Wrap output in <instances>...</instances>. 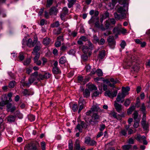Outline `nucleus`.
<instances>
[{
  "instance_id": "nucleus-1",
  "label": "nucleus",
  "mask_w": 150,
  "mask_h": 150,
  "mask_svg": "<svg viewBox=\"0 0 150 150\" xmlns=\"http://www.w3.org/2000/svg\"><path fill=\"white\" fill-rule=\"evenodd\" d=\"M115 9L116 11L118 13L120 14V15L116 12L114 13V14L115 19L117 20H119L120 19L124 18L126 13L125 6H122L119 5H117L116 6Z\"/></svg>"
},
{
  "instance_id": "nucleus-2",
  "label": "nucleus",
  "mask_w": 150,
  "mask_h": 150,
  "mask_svg": "<svg viewBox=\"0 0 150 150\" xmlns=\"http://www.w3.org/2000/svg\"><path fill=\"white\" fill-rule=\"evenodd\" d=\"M87 88H87H86L84 91H83V95L84 98H88L90 95V91L93 90H97V87L95 85H88Z\"/></svg>"
},
{
  "instance_id": "nucleus-3",
  "label": "nucleus",
  "mask_w": 150,
  "mask_h": 150,
  "mask_svg": "<svg viewBox=\"0 0 150 150\" xmlns=\"http://www.w3.org/2000/svg\"><path fill=\"white\" fill-rule=\"evenodd\" d=\"M38 143H31L26 145L24 149L25 150H38Z\"/></svg>"
},
{
  "instance_id": "nucleus-4",
  "label": "nucleus",
  "mask_w": 150,
  "mask_h": 150,
  "mask_svg": "<svg viewBox=\"0 0 150 150\" xmlns=\"http://www.w3.org/2000/svg\"><path fill=\"white\" fill-rule=\"evenodd\" d=\"M100 118V116L97 113H93L91 117V119L89 121L90 123L92 125L97 123Z\"/></svg>"
},
{
  "instance_id": "nucleus-5",
  "label": "nucleus",
  "mask_w": 150,
  "mask_h": 150,
  "mask_svg": "<svg viewBox=\"0 0 150 150\" xmlns=\"http://www.w3.org/2000/svg\"><path fill=\"white\" fill-rule=\"evenodd\" d=\"M84 142L90 146H96L97 144L95 140L91 139L89 137H86L85 138Z\"/></svg>"
},
{
  "instance_id": "nucleus-6",
  "label": "nucleus",
  "mask_w": 150,
  "mask_h": 150,
  "mask_svg": "<svg viewBox=\"0 0 150 150\" xmlns=\"http://www.w3.org/2000/svg\"><path fill=\"white\" fill-rule=\"evenodd\" d=\"M122 25L120 24H118L112 30L113 33L116 34L120 33L122 30H123L124 31H126L125 29H123L121 28Z\"/></svg>"
},
{
  "instance_id": "nucleus-7",
  "label": "nucleus",
  "mask_w": 150,
  "mask_h": 150,
  "mask_svg": "<svg viewBox=\"0 0 150 150\" xmlns=\"http://www.w3.org/2000/svg\"><path fill=\"white\" fill-rule=\"evenodd\" d=\"M1 101L0 102V108L2 109V107L4 106L8 103L7 98L6 95L2 96L1 99Z\"/></svg>"
},
{
  "instance_id": "nucleus-8",
  "label": "nucleus",
  "mask_w": 150,
  "mask_h": 150,
  "mask_svg": "<svg viewBox=\"0 0 150 150\" xmlns=\"http://www.w3.org/2000/svg\"><path fill=\"white\" fill-rule=\"evenodd\" d=\"M41 45L40 42H38L35 46L33 49L32 53L33 55L38 54V53H40L38 52L41 49Z\"/></svg>"
},
{
  "instance_id": "nucleus-9",
  "label": "nucleus",
  "mask_w": 150,
  "mask_h": 150,
  "mask_svg": "<svg viewBox=\"0 0 150 150\" xmlns=\"http://www.w3.org/2000/svg\"><path fill=\"white\" fill-rule=\"evenodd\" d=\"M117 91L116 90H114L113 92L108 90L105 92V96H108L110 98H113L117 96Z\"/></svg>"
},
{
  "instance_id": "nucleus-10",
  "label": "nucleus",
  "mask_w": 150,
  "mask_h": 150,
  "mask_svg": "<svg viewBox=\"0 0 150 150\" xmlns=\"http://www.w3.org/2000/svg\"><path fill=\"white\" fill-rule=\"evenodd\" d=\"M74 150H85V148H80L79 141L78 139L76 140L74 144Z\"/></svg>"
},
{
  "instance_id": "nucleus-11",
  "label": "nucleus",
  "mask_w": 150,
  "mask_h": 150,
  "mask_svg": "<svg viewBox=\"0 0 150 150\" xmlns=\"http://www.w3.org/2000/svg\"><path fill=\"white\" fill-rule=\"evenodd\" d=\"M58 12V10L55 7H53L50 9L49 14L50 15H56Z\"/></svg>"
},
{
  "instance_id": "nucleus-12",
  "label": "nucleus",
  "mask_w": 150,
  "mask_h": 150,
  "mask_svg": "<svg viewBox=\"0 0 150 150\" xmlns=\"http://www.w3.org/2000/svg\"><path fill=\"white\" fill-rule=\"evenodd\" d=\"M125 96L122 94L119 93L117 96L116 100L118 102L122 103L124 101V98Z\"/></svg>"
},
{
  "instance_id": "nucleus-13",
  "label": "nucleus",
  "mask_w": 150,
  "mask_h": 150,
  "mask_svg": "<svg viewBox=\"0 0 150 150\" xmlns=\"http://www.w3.org/2000/svg\"><path fill=\"white\" fill-rule=\"evenodd\" d=\"M107 40L110 45H114L115 44V41L114 37L112 36H110L107 39Z\"/></svg>"
},
{
  "instance_id": "nucleus-14",
  "label": "nucleus",
  "mask_w": 150,
  "mask_h": 150,
  "mask_svg": "<svg viewBox=\"0 0 150 150\" xmlns=\"http://www.w3.org/2000/svg\"><path fill=\"white\" fill-rule=\"evenodd\" d=\"M130 89V88L129 86L126 87H122V94L125 96L128 94V91Z\"/></svg>"
},
{
  "instance_id": "nucleus-15",
  "label": "nucleus",
  "mask_w": 150,
  "mask_h": 150,
  "mask_svg": "<svg viewBox=\"0 0 150 150\" xmlns=\"http://www.w3.org/2000/svg\"><path fill=\"white\" fill-rule=\"evenodd\" d=\"M109 116L111 117H113L114 118L117 120H120V115H117V113L114 111H111L109 113Z\"/></svg>"
},
{
  "instance_id": "nucleus-16",
  "label": "nucleus",
  "mask_w": 150,
  "mask_h": 150,
  "mask_svg": "<svg viewBox=\"0 0 150 150\" xmlns=\"http://www.w3.org/2000/svg\"><path fill=\"white\" fill-rule=\"evenodd\" d=\"M114 106L117 112L120 113L122 109V105L115 102L114 104Z\"/></svg>"
},
{
  "instance_id": "nucleus-17",
  "label": "nucleus",
  "mask_w": 150,
  "mask_h": 150,
  "mask_svg": "<svg viewBox=\"0 0 150 150\" xmlns=\"http://www.w3.org/2000/svg\"><path fill=\"white\" fill-rule=\"evenodd\" d=\"M135 139L140 142H142V141L146 138L144 136H142L140 135H137V137L135 138Z\"/></svg>"
},
{
  "instance_id": "nucleus-18",
  "label": "nucleus",
  "mask_w": 150,
  "mask_h": 150,
  "mask_svg": "<svg viewBox=\"0 0 150 150\" xmlns=\"http://www.w3.org/2000/svg\"><path fill=\"white\" fill-rule=\"evenodd\" d=\"M15 117L12 115H10L8 116L6 119L7 121L10 122H14L15 120Z\"/></svg>"
},
{
  "instance_id": "nucleus-19",
  "label": "nucleus",
  "mask_w": 150,
  "mask_h": 150,
  "mask_svg": "<svg viewBox=\"0 0 150 150\" xmlns=\"http://www.w3.org/2000/svg\"><path fill=\"white\" fill-rule=\"evenodd\" d=\"M26 44L27 45L30 47H34L35 45L32 39L30 38L28 40Z\"/></svg>"
},
{
  "instance_id": "nucleus-20",
  "label": "nucleus",
  "mask_w": 150,
  "mask_h": 150,
  "mask_svg": "<svg viewBox=\"0 0 150 150\" xmlns=\"http://www.w3.org/2000/svg\"><path fill=\"white\" fill-rule=\"evenodd\" d=\"M110 81L112 83L114 84H115L122 83L120 81L117 79L112 78L110 79Z\"/></svg>"
},
{
  "instance_id": "nucleus-21",
  "label": "nucleus",
  "mask_w": 150,
  "mask_h": 150,
  "mask_svg": "<svg viewBox=\"0 0 150 150\" xmlns=\"http://www.w3.org/2000/svg\"><path fill=\"white\" fill-rule=\"evenodd\" d=\"M135 108V106L134 105L131 106L127 110V114L128 115L131 114Z\"/></svg>"
},
{
  "instance_id": "nucleus-22",
  "label": "nucleus",
  "mask_w": 150,
  "mask_h": 150,
  "mask_svg": "<svg viewBox=\"0 0 150 150\" xmlns=\"http://www.w3.org/2000/svg\"><path fill=\"white\" fill-rule=\"evenodd\" d=\"M50 40L49 38L46 37L44 38L43 40V43L45 45H47L49 44Z\"/></svg>"
},
{
  "instance_id": "nucleus-23",
  "label": "nucleus",
  "mask_w": 150,
  "mask_h": 150,
  "mask_svg": "<svg viewBox=\"0 0 150 150\" xmlns=\"http://www.w3.org/2000/svg\"><path fill=\"white\" fill-rule=\"evenodd\" d=\"M82 48V51L85 54H87L90 50L89 47L86 46H83Z\"/></svg>"
},
{
  "instance_id": "nucleus-24",
  "label": "nucleus",
  "mask_w": 150,
  "mask_h": 150,
  "mask_svg": "<svg viewBox=\"0 0 150 150\" xmlns=\"http://www.w3.org/2000/svg\"><path fill=\"white\" fill-rule=\"evenodd\" d=\"M132 71L137 72L139 69V67L138 64H134V66L132 67Z\"/></svg>"
},
{
  "instance_id": "nucleus-25",
  "label": "nucleus",
  "mask_w": 150,
  "mask_h": 150,
  "mask_svg": "<svg viewBox=\"0 0 150 150\" xmlns=\"http://www.w3.org/2000/svg\"><path fill=\"white\" fill-rule=\"evenodd\" d=\"M52 71L54 74H58L61 73V72L59 69L58 67H53Z\"/></svg>"
},
{
  "instance_id": "nucleus-26",
  "label": "nucleus",
  "mask_w": 150,
  "mask_h": 150,
  "mask_svg": "<svg viewBox=\"0 0 150 150\" xmlns=\"http://www.w3.org/2000/svg\"><path fill=\"white\" fill-rule=\"evenodd\" d=\"M66 62V59L65 57H62L59 59V63L61 64H63Z\"/></svg>"
},
{
  "instance_id": "nucleus-27",
  "label": "nucleus",
  "mask_w": 150,
  "mask_h": 150,
  "mask_svg": "<svg viewBox=\"0 0 150 150\" xmlns=\"http://www.w3.org/2000/svg\"><path fill=\"white\" fill-rule=\"evenodd\" d=\"M62 29L59 28L57 29H55L53 31V33L54 35H58L61 33Z\"/></svg>"
},
{
  "instance_id": "nucleus-28",
  "label": "nucleus",
  "mask_w": 150,
  "mask_h": 150,
  "mask_svg": "<svg viewBox=\"0 0 150 150\" xmlns=\"http://www.w3.org/2000/svg\"><path fill=\"white\" fill-rule=\"evenodd\" d=\"M69 3L68 4V7L69 8L71 7L74 3L76 2V0H68Z\"/></svg>"
},
{
  "instance_id": "nucleus-29",
  "label": "nucleus",
  "mask_w": 150,
  "mask_h": 150,
  "mask_svg": "<svg viewBox=\"0 0 150 150\" xmlns=\"http://www.w3.org/2000/svg\"><path fill=\"white\" fill-rule=\"evenodd\" d=\"M132 57L131 58V60L130 61H129V62H127V63H125L126 64L125 65L126 66L125 68L128 69L129 68L131 65H133L134 64V62L131 63V61H132Z\"/></svg>"
},
{
  "instance_id": "nucleus-30",
  "label": "nucleus",
  "mask_w": 150,
  "mask_h": 150,
  "mask_svg": "<svg viewBox=\"0 0 150 150\" xmlns=\"http://www.w3.org/2000/svg\"><path fill=\"white\" fill-rule=\"evenodd\" d=\"M131 145L129 144L124 145L122 148L123 150H129L131 148Z\"/></svg>"
},
{
  "instance_id": "nucleus-31",
  "label": "nucleus",
  "mask_w": 150,
  "mask_h": 150,
  "mask_svg": "<svg viewBox=\"0 0 150 150\" xmlns=\"http://www.w3.org/2000/svg\"><path fill=\"white\" fill-rule=\"evenodd\" d=\"M105 56V52L104 50L100 51L99 54V58L101 59H103Z\"/></svg>"
},
{
  "instance_id": "nucleus-32",
  "label": "nucleus",
  "mask_w": 150,
  "mask_h": 150,
  "mask_svg": "<svg viewBox=\"0 0 150 150\" xmlns=\"http://www.w3.org/2000/svg\"><path fill=\"white\" fill-rule=\"evenodd\" d=\"M127 134V130L125 129H122L120 132V135L121 136H126Z\"/></svg>"
},
{
  "instance_id": "nucleus-33",
  "label": "nucleus",
  "mask_w": 150,
  "mask_h": 150,
  "mask_svg": "<svg viewBox=\"0 0 150 150\" xmlns=\"http://www.w3.org/2000/svg\"><path fill=\"white\" fill-rule=\"evenodd\" d=\"M59 25V23L58 21H56L51 24V26L52 28L57 27Z\"/></svg>"
},
{
  "instance_id": "nucleus-34",
  "label": "nucleus",
  "mask_w": 150,
  "mask_h": 150,
  "mask_svg": "<svg viewBox=\"0 0 150 150\" xmlns=\"http://www.w3.org/2000/svg\"><path fill=\"white\" fill-rule=\"evenodd\" d=\"M84 79H83V76H78V81L79 83H80L82 82V83L84 84Z\"/></svg>"
},
{
  "instance_id": "nucleus-35",
  "label": "nucleus",
  "mask_w": 150,
  "mask_h": 150,
  "mask_svg": "<svg viewBox=\"0 0 150 150\" xmlns=\"http://www.w3.org/2000/svg\"><path fill=\"white\" fill-rule=\"evenodd\" d=\"M141 111L143 112L144 114H145L146 111V107L145 106L144 103H143L142 104V106L140 108Z\"/></svg>"
},
{
  "instance_id": "nucleus-36",
  "label": "nucleus",
  "mask_w": 150,
  "mask_h": 150,
  "mask_svg": "<svg viewBox=\"0 0 150 150\" xmlns=\"http://www.w3.org/2000/svg\"><path fill=\"white\" fill-rule=\"evenodd\" d=\"M135 122L133 125V127L135 128H137L139 126V120H135Z\"/></svg>"
},
{
  "instance_id": "nucleus-37",
  "label": "nucleus",
  "mask_w": 150,
  "mask_h": 150,
  "mask_svg": "<svg viewBox=\"0 0 150 150\" xmlns=\"http://www.w3.org/2000/svg\"><path fill=\"white\" fill-rule=\"evenodd\" d=\"M110 25V22L109 19L106 20L105 22V26L106 29H108Z\"/></svg>"
},
{
  "instance_id": "nucleus-38",
  "label": "nucleus",
  "mask_w": 150,
  "mask_h": 150,
  "mask_svg": "<svg viewBox=\"0 0 150 150\" xmlns=\"http://www.w3.org/2000/svg\"><path fill=\"white\" fill-rule=\"evenodd\" d=\"M140 100L139 99V97H137V102L136 103L135 105V108H139L140 106Z\"/></svg>"
},
{
  "instance_id": "nucleus-39",
  "label": "nucleus",
  "mask_w": 150,
  "mask_h": 150,
  "mask_svg": "<svg viewBox=\"0 0 150 150\" xmlns=\"http://www.w3.org/2000/svg\"><path fill=\"white\" fill-rule=\"evenodd\" d=\"M133 118L135 120H136L137 118L138 117V113L137 111H134V113L133 114Z\"/></svg>"
},
{
  "instance_id": "nucleus-40",
  "label": "nucleus",
  "mask_w": 150,
  "mask_h": 150,
  "mask_svg": "<svg viewBox=\"0 0 150 150\" xmlns=\"http://www.w3.org/2000/svg\"><path fill=\"white\" fill-rule=\"evenodd\" d=\"M35 57L34 58V62H36L38 60V59L39 57L40 54V53H38L37 54H35Z\"/></svg>"
},
{
  "instance_id": "nucleus-41",
  "label": "nucleus",
  "mask_w": 150,
  "mask_h": 150,
  "mask_svg": "<svg viewBox=\"0 0 150 150\" xmlns=\"http://www.w3.org/2000/svg\"><path fill=\"white\" fill-rule=\"evenodd\" d=\"M78 109V105L76 104H74L73 105L72 109L73 111L76 112Z\"/></svg>"
},
{
  "instance_id": "nucleus-42",
  "label": "nucleus",
  "mask_w": 150,
  "mask_h": 150,
  "mask_svg": "<svg viewBox=\"0 0 150 150\" xmlns=\"http://www.w3.org/2000/svg\"><path fill=\"white\" fill-rule=\"evenodd\" d=\"M99 108L97 106H93L92 108H91V110H92L93 111H98L99 110Z\"/></svg>"
},
{
  "instance_id": "nucleus-43",
  "label": "nucleus",
  "mask_w": 150,
  "mask_h": 150,
  "mask_svg": "<svg viewBox=\"0 0 150 150\" xmlns=\"http://www.w3.org/2000/svg\"><path fill=\"white\" fill-rule=\"evenodd\" d=\"M31 62V59L30 58H28L24 62V64L25 65H28Z\"/></svg>"
},
{
  "instance_id": "nucleus-44",
  "label": "nucleus",
  "mask_w": 150,
  "mask_h": 150,
  "mask_svg": "<svg viewBox=\"0 0 150 150\" xmlns=\"http://www.w3.org/2000/svg\"><path fill=\"white\" fill-rule=\"evenodd\" d=\"M130 102L131 101L129 99H127L125 100V101L124 103V105L126 106H128L129 105Z\"/></svg>"
},
{
  "instance_id": "nucleus-45",
  "label": "nucleus",
  "mask_w": 150,
  "mask_h": 150,
  "mask_svg": "<svg viewBox=\"0 0 150 150\" xmlns=\"http://www.w3.org/2000/svg\"><path fill=\"white\" fill-rule=\"evenodd\" d=\"M93 40L94 42L96 43L99 42V39L97 36L94 35L93 37Z\"/></svg>"
},
{
  "instance_id": "nucleus-46",
  "label": "nucleus",
  "mask_w": 150,
  "mask_h": 150,
  "mask_svg": "<svg viewBox=\"0 0 150 150\" xmlns=\"http://www.w3.org/2000/svg\"><path fill=\"white\" fill-rule=\"evenodd\" d=\"M53 2V0H47V7H50L52 4Z\"/></svg>"
},
{
  "instance_id": "nucleus-47",
  "label": "nucleus",
  "mask_w": 150,
  "mask_h": 150,
  "mask_svg": "<svg viewBox=\"0 0 150 150\" xmlns=\"http://www.w3.org/2000/svg\"><path fill=\"white\" fill-rule=\"evenodd\" d=\"M96 72L97 75L99 76H101L103 75L102 71L100 69H97Z\"/></svg>"
},
{
  "instance_id": "nucleus-48",
  "label": "nucleus",
  "mask_w": 150,
  "mask_h": 150,
  "mask_svg": "<svg viewBox=\"0 0 150 150\" xmlns=\"http://www.w3.org/2000/svg\"><path fill=\"white\" fill-rule=\"evenodd\" d=\"M90 79V77L89 76H88L85 77L84 79V84H85Z\"/></svg>"
},
{
  "instance_id": "nucleus-49",
  "label": "nucleus",
  "mask_w": 150,
  "mask_h": 150,
  "mask_svg": "<svg viewBox=\"0 0 150 150\" xmlns=\"http://www.w3.org/2000/svg\"><path fill=\"white\" fill-rule=\"evenodd\" d=\"M62 11V13L66 15L68 13V10L67 8L66 7H64L63 8Z\"/></svg>"
},
{
  "instance_id": "nucleus-50",
  "label": "nucleus",
  "mask_w": 150,
  "mask_h": 150,
  "mask_svg": "<svg viewBox=\"0 0 150 150\" xmlns=\"http://www.w3.org/2000/svg\"><path fill=\"white\" fill-rule=\"evenodd\" d=\"M43 75L44 78L46 79H48L51 76L50 74L49 73H46Z\"/></svg>"
},
{
  "instance_id": "nucleus-51",
  "label": "nucleus",
  "mask_w": 150,
  "mask_h": 150,
  "mask_svg": "<svg viewBox=\"0 0 150 150\" xmlns=\"http://www.w3.org/2000/svg\"><path fill=\"white\" fill-rule=\"evenodd\" d=\"M119 3L120 4H127V0H118Z\"/></svg>"
},
{
  "instance_id": "nucleus-52",
  "label": "nucleus",
  "mask_w": 150,
  "mask_h": 150,
  "mask_svg": "<svg viewBox=\"0 0 150 150\" xmlns=\"http://www.w3.org/2000/svg\"><path fill=\"white\" fill-rule=\"evenodd\" d=\"M81 127L80 124H78L77 125L76 128L78 129L80 132H82V129L81 128Z\"/></svg>"
},
{
  "instance_id": "nucleus-53",
  "label": "nucleus",
  "mask_w": 150,
  "mask_h": 150,
  "mask_svg": "<svg viewBox=\"0 0 150 150\" xmlns=\"http://www.w3.org/2000/svg\"><path fill=\"white\" fill-rule=\"evenodd\" d=\"M24 95L26 96L30 95L29 91L27 89H25L23 92Z\"/></svg>"
},
{
  "instance_id": "nucleus-54",
  "label": "nucleus",
  "mask_w": 150,
  "mask_h": 150,
  "mask_svg": "<svg viewBox=\"0 0 150 150\" xmlns=\"http://www.w3.org/2000/svg\"><path fill=\"white\" fill-rule=\"evenodd\" d=\"M81 58L83 61H85L88 59V56L86 54H84L81 56Z\"/></svg>"
},
{
  "instance_id": "nucleus-55",
  "label": "nucleus",
  "mask_w": 150,
  "mask_h": 150,
  "mask_svg": "<svg viewBox=\"0 0 150 150\" xmlns=\"http://www.w3.org/2000/svg\"><path fill=\"white\" fill-rule=\"evenodd\" d=\"M109 86H108L107 85H103V89L104 91H105L107 90L108 87L109 86H110V87H113V86H114V85H108Z\"/></svg>"
},
{
  "instance_id": "nucleus-56",
  "label": "nucleus",
  "mask_w": 150,
  "mask_h": 150,
  "mask_svg": "<svg viewBox=\"0 0 150 150\" xmlns=\"http://www.w3.org/2000/svg\"><path fill=\"white\" fill-rule=\"evenodd\" d=\"M18 57L21 61H22L24 58V56L22 53H20L19 54Z\"/></svg>"
},
{
  "instance_id": "nucleus-57",
  "label": "nucleus",
  "mask_w": 150,
  "mask_h": 150,
  "mask_svg": "<svg viewBox=\"0 0 150 150\" xmlns=\"http://www.w3.org/2000/svg\"><path fill=\"white\" fill-rule=\"evenodd\" d=\"M120 45L122 48V49H124L125 46L126 45V43L125 42L124 40L122 41L120 44Z\"/></svg>"
},
{
  "instance_id": "nucleus-58",
  "label": "nucleus",
  "mask_w": 150,
  "mask_h": 150,
  "mask_svg": "<svg viewBox=\"0 0 150 150\" xmlns=\"http://www.w3.org/2000/svg\"><path fill=\"white\" fill-rule=\"evenodd\" d=\"M105 127V126L104 124H102L100 125V128H99V130L100 131L102 132V131L104 130Z\"/></svg>"
},
{
  "instance_id": "nucleus-59",
  "label": "nucleus",
  "mask_w": 150,
  "mask_h": 150,
  "mask_svg": "<svg viewBox=\"0 0 150 150\" xmlns=\"http://www.w3.org/2000/svg\"><path fill=\"white\" fill-rule=\"evenodd\" d=\"M96 19L97 20V21L95 23V26L97 28H99L100 26V25L99 22V18H96Z\"/></svg>"
},
{
  "instance_id": "nucleus-60",
  "label": "nucleus",
  "mask_w": 150,
  "mask_h": 150,
  "mask_svg": "<svg viewBox=\"0 0 150 150\" xmlns=\"http://www.w3.org/2000/svg\"><path fill=\"white\" fill-rule=\"evenodd\" d=\"M109 16V13L107 11H106L104 14L102 15V16L104 18L106 19Z\"/></svg>"
},
{
  "instance_id": "nucleus-61",
  "label": "nucleus",
  "mask_w": 150,
  "mask_h": 150,
  "mask_svg": "<svg viewBox=\"0 0 150 150\" xmlns=\"http://www.w3.org/2000/svg\"><path fill=\"white\" fill-rule=\"evenodd\" d=\"M109 21L112 24L115 25L116 23V21L113 18H110L109 19Z\"/></svg>"
},
{
  "instance_id": "nucleus-62",
  "label": "nucleus",
  "mask_w": 150,
  "mask_h": 150,
  "mask_svg": "<svg viewBox=\"0 0 150 150\" xmlns=\"http://www.w3.org/2000/svg\"><path fill=\"white\" fill-rule=\"evenodd\" d=\"M41 146L42 150H45V142H42L41 143Z\"/></svg>"
},
{
  "instance_id": "nucleus-63",
  "label": "nucleus",
  "mask_w": 150,
  "mask_h": 150,
  "mask_svg": "<svg viewBox=\"0 0 150 150\" xmlns=\"http://www.w3.org/2000/svg\"><path fill=\"white\" fill-rule=\"evenodd\" d=\"M88 45L89 47V49L91 50H92L93 47V45L92 44L90 41H88Z\"/></svg>"
},
{
  "instance_id": "nucleus-64",
  "label": "nucleus",
  "mask_w": 150,
  "mask_h": 150,
  "mask_svg": "<svg viewBox=\"0 0 150 150\" xmlns=\"http://www.w3.org/2000/svg\"><path fill=\"white\" fill-rule=\"evenodd\" d=\"M105 42V40L103 38H101L100 41H99V42H98V43L99 45H103Z\"/></svg>"
}]
</instances>
